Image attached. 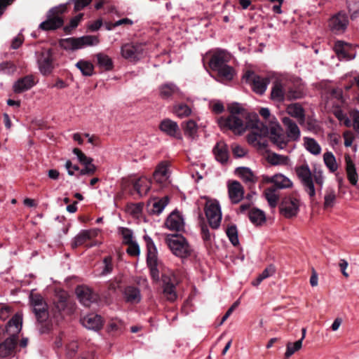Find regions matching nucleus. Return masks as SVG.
<instances>
[{
	"mask_svg": "<svg viewBox=\"0 0 359 359\" xmlns=\"http://www.w3.org/2000/svg\"><path fill=\"white\" fill-rule=\"evenodd\" d=\"M229 111L230 115L228 117H220L217 120L221 128H228L238 135H241L248 128L259 130L255 131L252 135H249V142L256 140L255 136H262L266 133V128L259 121L256 114H249L238 104L231 107Z\"/></svg>",
	"mask_w": 359,
	"mask_h": 359,
	"instance_id": "nucleus-1",
	"label": "nucleus"
},
{
	"mask_svg": "<svg viewBox=\"0 0 359 359\" xmlns=\"http://www.w3.org/2000/svg\"><path fill=\"white\" fill-rule=\"evenodd\" d=\"M295 172L299 179L304 191L309 195L310 200L313 201L316 196V188L314 183L321 190L325 182V177L321 170L315 171L312 175L311 170L306 162L296 166Z\"/></svg>",
	"mask_w": 359,
	"mask_h": 359,
	"instance_id": "nucleus-2",
	"label": "nucleus"
},
{
	"mask_svg": "<svg viewBox=\"0 0 359 359\" xmlns=\"http://www.w3.org/2000/svg\"><path fill=\"white\" fill-rule=\"evenodd\" d=\"M22 316L17 313L8 322L6 332L10 335L0 344V358L13 357L16 352L18 334L22 330Z\"/></svg>",
	"mask_w": 359,
	"mask_h": 359,
	"instance_id": "nucleus-3",
	"label": "nucleus"
},
{
	"mask_svg": "<svg viewBox=\"0 0 359 359\" xmlns=\"http://www.w3.org/2000/svg\"><path fill=\"white\" fill-rule=\"evenodd\" d=\"M165 243L172 253L180 258H187L191 255L193 249L187 240L181 234H168Z\"/></svg>",
	"mask_w": 359,
	"mask_h": 359,
	"instance_id": "nucleus-4",
	"label": "nucleus"
},
{
	"mask_svg": "<svg viewBox=\"0 0 359 359\" xmlns=\"http://www.w3.org/2000/svg\"><path fill=\"white\" fill-rule=\"evenodd\" d=\"M147 249V265L150 269V274L152 279L158 281L160 279V270L162 269L163 265L157 257V249L154 245L153 240L148 236H144Z\"/></svg>",
	"mask_w": 359,
	"mask_h": 359,
	"instance_id": "nucleus-5",
	"label": "nucleus"
},
{
	"mask_svg": "<svg viewBox=\"0 0 359 359\" xmlns=\"http://www.w3.org/2000/svg\"><path fill=\"white\" fill-rule=\"evenodd\" d=\"M100 43L97 36L86 35L78 38L69 37L63 39L60 44L65 50H75L86 46H97Z\"/></svg>",
	"mask_w": 359,
	"mask_h": 359,
	"instance_id": "nucleus-6",
	"label": "nucleus"
},
{
	"mask_svg": "<svg viewBox=\"0 0 359 359\" xmlns=\"http://www.w3.org/2000/svg\"><path fill=\"white\" fill-rule=\"evenodd\" d=\"M67 10V5L62 4L52 8L48 13L47 20L39 25V28L45 31L54 30L63 25L62 14Z\"/></svg>",
	"mask_w": 359,
	"mask_h": 359,
	"instance_id": "nucleus-7",
	"label": "nucleus"
},
{
	"mask_svg": "<svg viewBox=\"0 0 359 359\" xmlns=\"http://www.w3.org/2000/svg\"><path fill=\"white\" fill-rule=\"evenodd\" d=\"M205 213L209 225L214 229H218L222 217L219 202L216 200L207 201L205 205Z\"/></svg>",
	"mask_w": 359,
	"mask_h": 359,
	"instance_id": "nucleus-8",
	"label": "nucleus"
},
{
	"mask_svg": "<svg viewBox=\"0 0 359 359\" xmlns=\"http://www.w3.org/2000/svg\"><path fill=\"white\" fill-rule=\"evenodd\" d=\"M29 299L37 321L41 323L46 322L48 318V305L42 296L32 292Z\"/></svg>",
	"mask_w": 359,
	"mask_h": 359,
	"instance_id": "nucleus-9",
	"label": "nucleus"
},
{
	"mask_svg": "<svg viewBox=\"0 0 359 359\" xmlns=\"http://www.w3.org/2000/svg\"><path fill=\"white\" fill-rule=\"evenodd\" d=\"M243 79L251 86L255 93L259 95L265 93L270 82L269 78L261 77L252 72H248L244 75Z\"/></svg>",
	"mask_w": 359,
	"mask_h": 359,
	"instance_id": "nucleus-10",
	"label": "nucleus"
},
{
	"mask_svg": "<svg viewBox=\"0 0 359 359\" xmlns=\"http://www.w3.org/2000/svg\"><path fill=\"white\" fill-rule=\"evenodd\" d=\"M231 54L225 50L217 49L213 52L209 62L210 69L215 72L218 69L227 65L231 60Z\"/></svg>",
	"mask_w": 359,
	"mask_h": 359,
	"instance_id": "nucleus-11",
	"label": "nucleus"
},
{
	"mask_svg": "<svg viewBox=\"0 0 359 359\" xmlns=\"http://www.w3.org/2000/svg\"><path fill=\"white\" fill-rule=\"evenodd\" d=\"M143 53L144 48L141 43H126L121 48L122 57L130 61L140 60Z\"/></svg>",
	"mask_w": 359,
	"mask_h": 359,
	"instance_id": "nucleus-12",
	"label": "nucleus"
},
{
	"mask_svg": "<svg viewBox=\"0 0 359 359\" xmlns=\"http://www.w3.org/2000/svg\"><path fill=\"white\" fill-rule=\"evenodd\" d=\"M348 25V15L342 11L332 16L329 21V27L331 31L335 34H341L345 32Z\"/></svg>",
	"mask_w": 359,
	"mask_h": 359,
	"instance_id": "nucleus-13",
	"label": "nucleus"
},
{
	"mask_svg": "<svg viewBox=\"0 0 359 359\" xmlns=\"http://www.w3.org/2000/svg\"><path fill=\"white\" fill-rule=\"evenodd\" d=\"M299 210V201L295 198L285 197L280 206V212L287 218L294 217Z\"/></svg>",
	"mask_w": 359,
	"mask_h": 359,
	"instance_id": "nucleus-14",
	"label": "nucleus"
},
{
	"mask_svg": "<svg viewBox=\"0 0 359 359\" xmlns=\"http://www.w3.org/2000/svg\"><path fill=\"white\" fill-rule=\"evenodd\" d=\"M269 138L272 143L279 149H285L290 142V140L283 133V128L278 124L271 128Z\"/></svg>",
	"mask_w": 359,
	"mask_h": 359,
	"instance_id": "nucleus-15",
	"label": "nucleus"
},
{
	"mask_svg": "<svg viewBox=\"0 0 359 359\" xmlns=\"http://www.w3.org/2000/svg\"><path fill=\"white\" fill-rule=\"evenodd\" d=\"M159 129L167 135L177 139H182L180 129L176 121L170 118L162 120L159 124Z\"/></svg>",
	"mask_w": 359,
	"mask_h": 359,
	"instance_id": "nucleus-16",
	"label": "nucleus"
},
{
	"mask_svg": "<svg viewBox=\"0 0 359 359\" xmlns=\"http://www.w3.org/2000/svg\"><path fill=\"white\" fill-rule=\"evenodd\" d=\"M165 225L171 231H179L184 227V219L179 211L174 210L167 217Z\"/></svg>",
	"mask_w": 359,
	"mask_h": 359,
	"instance_id": "nucleus-17",
	"label": "nucleus"
},
{
	"mask_svg": "<svg viewBox=\"0 0 359 359\" xmlns=\"http://www.w3.org/2000/svg\"><path fill=\"white\" fill-rule=\"evenodd\" d=\"M282 123L285 128V135L290 141H298L301 136V131L297 124L289 117H283Z\"/></svg>",
	"mask_w": 359,
	"mask_h": 359,
	"instance_id": "nucleus-18",
	"label": "nucleus"
},
{
	"mask_svg": "<svg viewBox=\"0 0 359 359\" xmlns=\"http://www.w3.org/2000/svg\"><path fill=\"white\" fill-rule=\"evenodd\" d=\"M76 293L79 302L85 306H90L93 302L97 299V296L91 289L86 287H78Z\"/></svg>",
	"mask_w": 359,
	"mask_h": 359,
	"instance_id": "nucleus-19",
	"label": "nucleus"
},
{
	"mask_svg": "<svg viewBox=\"0 0 359 359\" xmlns=\"http://www.w3.org/2000/svg\"><path fill=\"white\" fill-rule=\"evenodd\" d=\"M170 163L168 161H162L158 164L154 172V179L161 185L165 184L170 177Z\"/></svg>",
	"mask_w": 359,
	"mask_h": 359,
	"instance_id": "nucleus-20",
	"label": "nucleus"
},
{
	"mask_svg": "<svg viewBox=\"0 0 359 359\" xmlns=\"http://www.w3.org/2000/svg\"><path fill=\"white\" fill-rule=\"evenodd\" d=\"M38 65L40 72L43 75L50 74L53 68V57L50 50L43 52L38 59Z\"/></svg>",
	"mask_w": 359,
	"mask_h": 359,
	"instance_id": "nucleus-21",
	"label": "nucleus"
},
{
	"mask_svg": "<svg viewBox=\"0 0 359 359\" xmlns=\"http://www.w3.org/2000/svg\"><path fill=\"white\" fill-rule=\"evenodd\" d=\"M229 197L232 203H238L243 198L244 189L238 181H233L228 184Z\"/></svg>",
	"mask_w": 359,
	"mask_h": 359,
	"instance_id": "nucleus-22",
	"label": "nucleus"
},
{
	"mask_svg": "<svg viewBox=\"0 0 359 359\" xmlns=\"http://www.w3.org/2000/svg\"><path fill=\"white\" fill-rule=\"evenodd\" d=\"M159 95L163 99H170L173 96L179 98L183 97V93L180 88L172 83H168L161 85L159 87Z\"/></svg>",
	"mask_w": 359,
	"mask_h": 359,
	"instance_id": "nucleus-23",
	"label": "nucleus"
},
{
	"mask_svg": "<svg viewBox=\"0 0 359 359\" xmlns=\"http://www.w3.org/2000/svg\"><path fill=\"white\" fill-rule=\"evenodd\" d=\"M82 325L88 330H99L102 327L103 320L100 315L90 313L81 318Z\"/></svg>",
	"mask_w": 359,
	"mask_h": 359,
	"instance_id": "nucleus-24",
	"label": "nucleus"
},
{
	"mask_svg": "<svg viewBox=\"0 0 359 359\" xmlns=\"http://www.w3.org/2000/svg\"><path fill=\"white\" fill-rule=\"evenodd\" d=\"M236 174L250 187L253 186L258 180L257 176L248 167H239L236 169Z\"/></svg>",
	"mask_w": 359,
	"mask_h": 359,
	"instance_id": "nucleus-25",
	"label": "nucleus"
},
{
	"mask_svg": "<svg viewBox=\"0 0 359 359\" xmlns=\"http://www.w3.org/2000/svg\"><path fill=\"white\" fill-rule=\"evenodd\" d=\"M123 295L125 301L129 304H138L142 299L140 290L135 286H126L123 291Z\"/></svg>",
	"mask_w": 359,
	"mask_h": 359,
	"instance_id": "nucleus-26",
	"label": "nucleus"
},
{
	"mask_svg": "<svg viewBox=\"0 0 359 359\" xmlns=\"http://www.w3.org/2000/svg\"><path fill=\"white\" fill-rule=\"evenodd\" d=\"M35 85L34 77L28 75L16 81L13 86V90L15 93H21L27 91Z\"/></svg>",
	"mask_w": 359,
	"mask_h": 359,
	"instance_id": "nucleus-27",
	"label": "nucleus"
},
{
	"mask_svg": "<svg viewBox=\"0 0 359 359\" xmlns=\"http://www.w3.org/2000/svg\"><path fill=\"white\" fill-rule=\"evenodd\" d=\"M133 185L139 196L142 197L146 196L150 190L151 182L148 178L141 177L133 181Z\"/></svg>",
	"mask_w": 359,
	"mask_h": 359,
	"instance_id": "nucleus-28",
	"label": "nucleus"
},
{
	"mask_svg": "<svg viewBox=\"0 0 359 359\" xmlns=\"http://www.w3.org/2000/svg\"><path fill=\"white\" fill-rule=\"evenodd\" d=\"M215 72H217L218 77L217 81L223 83L232 81L236 74L234 68L229 65L224 66Z\"/></svg>",
	"mask_w": 359,
	"mask_h": 359,
	"instance_id": "nucleus-29",
	"label": "nucleus"
},
{
	"mask_svg": "<svg viewBox=\"0 0 359 359\" xmlns=\"http://www.w3.org/2000/svg\"><path fill=\"white\" fill-rule=\"evenodd\" d=\"M286 112L292 117L296 118L300 124L305 121V111L302 106L299 103L289 104L286 108Z\"/></svg>",
	"mask_w": 359,
	"mask_h": 359,
	"instance_id": "nucleus-30",
	"label": "nucleus"
},
{
	"mask_svg": "<svg viewBox=\"0 0 359 359\" xmlns=\"http://www.w3.org/2000/svg\"><path fill=\"white\" fill-rule=\"evenodd\" d=\"M213 153L215 158L221 163H226L229 159V151L227 145L223 141H220L216 144L213 149Z\"/></svg>",
	"mask_w": 359,
	"mask_h": 359,
	"instance_id": "nucleus-31",
	"label": "nucleus"
},
{
	"mask_svg": "<svg viewBox=\"0 0 359 359\" xmlns=\"http://www.w3.org/2000/svg\"><path fill=\"white\" fill-rule=\"evenodd\" d=\"M98 230L90 229V230H83L79 233V234L74 238L72 243V247L76 248L79 245H82L86 241L90 240L98 234Z\"/></svg>",
	"mask_w": 359,
	"mask_h": 359,
	"instance_id": "nucleus-32",
	"label": "nucleus"
},
{
	"mask_svg": "<svg viewBox=\"0 0 359 359\" xmlns=\"http://www.w3.org/2000/svg\"><path fill=\"white\" fill-rule=\"evenodd\" d=\"M250 221L255 226H262L266 220L265 212L257 208H251L248 212Z\"/></svg>",
	"mask_w": 359,
	"mask_h": 359,
	"instance_id": "nucleus-33",
	"label": "nucleus"
},
{
	"mask_svg": "<svg viewBox=\"0 0 359 359\" xmlns=\"http://www.w3.org/2000/svg\"><path fill=\"white\" fill-rule=\"evenodd\" d=\"M345 161L347 178L352 185L356 186L358 180V175L355 164L349 156H346Z\"/></svg>",
	"mask_w": 359,
	"mask_h": 359,
	"instance_id": "nucleus-34",
	"label": "nucleus"
},
{
	"mask_svg": "<svg viewBox=\"0 0 359 359\" xmlns=\"http://www.w3.org/2000/svg\"><path fill=\"white\" fill-rule=\"evenodd\" d=\"M349 46L342 41H337L334 46V50L339 60H351L355 57L354 54L348 53Z\"/></svg>",
	"mask_w": 359,
	"mask_h": 359,
	"instance_id": "nucleus-35",
	"label": "nucleus"
},
{
	"mask_svg": "<svg viewBox=\"0 0 359 359\" xmlns=\"http://www.w3.org/2000/svg\"><path fill=\"white\" fill-rule=\"evenodd\" d=\"M97 58V65L100 68L105 70L110 71L114 67V63L111 57L103 53H98L95 55Z\"/></svg>",
	"mask_w": 359,
	"mask_h": 359,
	"instance_id": "nucleus-36",
	"label": "nucleus"
},
{
	"mask_svg": "<svg viewBox=\"0 0 359 359\" xmlns=\"http://www.w3.org/2000/svg\"><path fill=\"white\" fill-rule=\"evenodd\" d=\"M273 184L279 189H289L293 186L292 180L281 173L275 174Z\"/></svg>",
	"mask_w": 359,
	"mask_h": 359,
	"instance_id": "nucleus-37",
	"label": "nucleus"
},
{
	"mask_svg": "<svg viewBox=\"0 0 359 359\" xmlns=\"http://www.w3.org/2000/svg\"><path fill=\"white\" fill-rule=\"evenodd\" d=\"M285 96V93L283 85L278 81L275 82L271 93V100L280 102L284 101Z\"/></svg>",
	"mask_w": 359,
	"mask_h": 359,
	"instance_id": "nucleus-38",
	"label": "nucleus"
},
{
	"mask_svg": "<svg viewBox=\"0 0 359 359\" xmlns=\"http://www.w3.org/2000/svg\"><path fill=\"white\" fill-rule=\"evenodd\" d=\"M173 114L180 118L188 117L191 115L192 110L191 107L184 103H177L172 107Z\"/></svg>",
	"mask_w": 359,
	"mask_h": 359,
	"instance_id": "nucleus-39",
	"label": "nucleus"
},
{
	"mask_svg": "<svg viewBox=\"0 0 359 359\" xmlns=\"http://www.w3.org/2000/svg\"><path fill=\"white\" fill-rule=\"evenodd\" d=\"M266 161L272 165H286L290 162V158L287 156L271 153L266 157Z\"/></svg>",
	"mask_w": 359,
	"mask_h": 359,
	"instance_id": "nucleus-40",
	"label": "nucleus"
},
{
	"mask_svg": "<svg viewBox=\"0 0 359 359\" xmlns=\"http://www.w3.org/2000/svg\"><path fill=\"white\" fill-rule=\"evenodd\" d=\"M304 145L305 149L313 155L317 156L321 152V147L320 144L313 138L308 137H304Z\"/></svg>",
	"mask_w": 359,
	"mask_h": 359,
	"instance_id": "nucleus-41",
	"label": "nucleus"
},
{
	"mask_svg": "<svg viewBox=\"0 0 359 359\" xmlns=\"http://www.w3.org/2000/svg\"><path fill=\"white\" fill-rule=\"evenodd\" d=\"M264 195L269 206L271 208H276L279 200V196L276 192V188L269 187L266 189Z\"/></svg>",
	"mask_w": 359,
	"mask_h": 359,
	"instance_id": "nucleus-42",
	"label": "nucleus"
},
{
	"mask_svg": "<svg viewBox=\"0 0 359 359\" xmlns=\"http://www.w3.org/2000/svg\"><path fill=\"white\" fill-rule=\"evenodd\" d=\"M337 195L335 191L329 188L325 191V194L324 196V203L323 207L325 209L332 208L336 202Z\"/></svg>",
	"mask_w": 359,
	"mask_h": 359,
	"instance_id": "nucleus-43",
	"label": "nucleus"
},
{
	"mask_svg": "<svg viewBox=\"0 0 359 359\" xmlns=\"http://www.w3.org/2000/svg\"><path fill=\"white\" fill-rule=\"evenodd\" d=\"M323 161L331 172H334L338 169L336 158L331 151H327L323 154Z\"/></svg>",
	"mask_w": 359,
	"mask_h": 359,
	"instance_id": "nucleus-44",
	"label": "nucleus"
},
{
	"mask_svg": "<svg viewBox=\"0 0 359 359\" xmlns=\"http://www.w3.org/2000/svg\"><path fill=\"white\" fill-rule=\"evenodd\" d=\"M76 67L81 72L83 76H90L93 73L94 67L90 62L81 60L76 64Z\"/></svg>",
	"mask_w": 359,
	"mask_h": 359,
	"instance_id": "nucleus-45",
	"label": "nucleus"
},
{
	"mask_svg": "<svg viewBox=\"0 0 359 359\" xmlns=\"http://www.w3.org/2000/svg\"><path fill=\"white\" fill-rule=\"evenodd\" d=\"M68 295L65 291H61L56 294L55 304L58 311H64L67 306Z\"/></svg>",
	"mask_w": 359,
	"mask_h": 359,
	"instance_id": "nucleus-46",
	"label": "nucleus"
},
{
	"mask_svg": "<svg viewBox=\"0 0 359 359\" xmlns=\"http://www.w3.org/2000/svg\"><path fill=\"white\" fill-rule=\"evenodd\" d=\"M175 285H169L167 286H163V296L170 302H175L177 298Z\"/></svg>",
	"mask_w": 359,
	"mask_h": 359,
	"instance_id": "nucleus-47",
	"label": "nucleus"
},
{
	"mask_svg": "<svg viewBox=\"0 0 359 359\" xmlns=\"http://www.w3.org/2000/svg\"><path fill=\"white\" fill-rule=\"evenodd\" d=\"M169 203L168 196H164L161 199L156 201L153 203V208L151 210L152 212L154 214L159 215L164 210L165 206Z\"/></svg>",
	"mask_w": 359,
	"mask_h": 359,
	"instance_id": "nucleus-48",
	"label": "nucleus"
},
{
	"mask_svg": "<svg viewBox=\"0 0 359 359\" xmlns=\"http://www.w3.org/2000/svg\"><path fill=\"white\" fill-rule=\"evenodd\" d=\"M226 232L232 245L234 246L237 245L239 243V240L236 226L235 225H231L229 226Z\"/></svg>",
	"mask_w": 359,
	"mask_h": 359,
	"instance_id": "nucleus-49",
	"label": "nucleus"
},
{
	"mask_svg": "<svg viewBox=\"0 0 359 359\" xmlns=\"http://www.w3.org/2000/svg\"><path fill=\"white\" fill-rule=\"evenodd\" d=\"M73 153L75 154L79 161L83 165H94L93 163V159L85 155L79 149L74 148Z\"/></svg>",
	"mask_w": 359,
	"mask_h": 359,
	"instance_id": "nucleus-50",
	"label": "nucleus"
},
{
	"mask_svg": "<svg viewBox=\"0 0 359 359\" xmlns=\"http://www.w3.org/2000/svg\"><path fill=\"white\" fill-rule=\"evenodd\" d=\"M197 132V124L193 120H189L186 122L184 128V133L189 137H193Z\"/></svg>",
	"mask_w": 359,
	"mask_h": 359,
	"instance_id": "nucleus-51",
	"label": "nucleus"
},
{
	"mask_svg": "<svg viewBox=\"0 0 359 359\" xmlns=\"http://www.w3.org/2000/svg\"><path fill=\"white\" fill-rule=\"evenodd\" d=\"M163 286L169 285H177V281L175 275L169 271L168 273H163L161 276Z\"/></svg>",
	"mask_w": 359,
	"mask_h": 359,
	"instance_id": "nucleus-52",
	"label": "nucleus"
},
{
	"mask_svg": "<svg viewBox=\"0 0 359 359\" xmlns=\"http://www.w3.org/2000/svg\"><path fill=\"white\" fill-rule=\"evenodd\" d=\"M15 66L11 62H4L0 64V72L6 74H11L15 72Z\"/></svg>",
	"mask_w": 359,
	"mask_h": 359,
	"instance_id": "nucleus-53",
	"label": "nucleus"
},
{
	"mask_svg": "<svg viewBox=\"0 0 359 359\" xmlns=\"http://www.w3.org/2000/svg\"><path fill=\"white\" fill-rule=\"evenodd\" d=\"M104 266L101 272V275L105 276L110 273L113 269L112 258L111 257H106L103 260Z\"/></svg>",
	"mask_w": 359,
	"mask_h": 359,
	"instance_id": "nucleus-54",
	"label": "nucleus"
},
{
	"mask_svg": "<svg viewBox=\"0 0 359 359\" xmlns=\"http://www.w3.org/2000/svg\"><path fill=\"white\" fill-rule=\"evenodd\" d=\"M119 233L121 234L123 242L127 244L133 242V232L127 228H120Z\"/></svg>",
	"mask_w": 359,
	"mask_h": 359,
	"instance_id": "nucleus-55",
	"label": "nucleus"
},
{
	"mask_svg": "<svg viewBox=\"0 0 359 359\" xmlns=\"http://www.w3.org/2000/svg\"><path fill=\"white\" fill-rule=\"evenodd\" d=\"M91 1L92 0H69V3H73L74 4V11H79L88 6Z\"/></svg>",
	"mask_w": 359,
	"mask_h": 359,
	"instance_id": "nucleus-56",
	"label": "nucleus"
},
{
	"mask_svg": "<svg viewBox=\"0 0 359 359\" xmlns=\"http://www.w3.org/2000/svg\"><path fill=\"white\" fill-rule=\"evenodd\" d=\"M128 245V248L126 250V252L131 256H138L140 255V250L138 244L136 242H131L127 243Z\"/></svg>",
	"mask_w": 359,
	"mask_h": 359,
	"instance_id": "nucleus-57",
	"label": "nucleus"
},
{
	"mask_svg": "<svg viewBox=\"0 0 359 359\" xmlns=\"http://www.w3.org/2000/svg\"><path fill=\"white\" fill-rule=\"evenodd\" d=\"M232 152L235 157L241 158L246 155L247 150L240 145H235L232 147Z\"/></svg>",
	"mask_w": 359,
	"mask_h": 359,
	"instance_id": "nucleus-58",
	"label": "nucleus"
},
{
	"mask_svg": "<svg viewBox=\"0 0 359 359\" xmlns=\"http://www.w3.org/2000/svg\"><path fill=\"white\" fill-rule=\"evenodd\" d=\"M96 166L95 165H85L84 168L82 169H79V175H91L94 174L96 171Z\"/></svg>",
	"mask_w": 359,
	"mask_h": 359,
	"instance_id": "nucleus-59",
	"label": "nucleus"
},
{
	"mask_svg": "<svg viewBox=\"0 0 359 359\" xmlns=\"http://www.w3.org/2000/svg\"><path fill=\"white\" fill-rule=\"evenodd\" d=\"M304 96V93L299 90H292L290 89L288 90L286 97L288 100H297L300 99Z\"/></svg>",
	"mask_w": 359,
	"mask_h": 359,
	"instance_id": "nucleus-60",
	"label": "nucleus"
},
{
	"mask_svg": "<svg viewBox=\"0 0 359 359\" xmlns=\"http://www.w3.org/2000/svg\"><path fill=\"white\" fill-rule=\"evenodd\" d=\"M351 116L353 119V127L354 130L359 133V111L353 110L351 113Z\"/></svg>",
	"mask_w": 359,
	"mask_h": 359,
	"instance_id": "nucleus-61",
	"label": "nucleus"
},
{
	"mask_svg": "<svg viewBox=\"0 0 359 359\" xmlns=\"http://www.w3.org/2000/svg\"><path fill=\"white\" fill-rule=\"evenodd\" d=\"M123 329V323L121 320H112L109 324V331L118 332Z\"/></svg>",
	"mask_w": 359,
	"mask_h": 359,
	"instance_id": "nucleus-62",
	"label": "nucleus"
},
{
	"mask_svg": "<svg viewBox=\"0 0 359 359\" xmlns=\"http://www.w3.org/2000/svg\"><path fill=\"white\" fill-rule=\"evenodd\" d=\"M83 15L82 13H80V14L76 15L72 19H71L70 22H69V25L67 26L65 28V30L67 31L69 29H74V28H76L78 26L79 22L81 20V19L83 18Z\"/></svg>",
	"mask_w": 359,
	"mask_h": 359,
	"instance_id": "nucleus-63",
	"label": "nucleus"
},
{
	"mask_svg": "<svg viewBox=\"0 0 359 359\" xmlns=\"http://www.w3.org/2000/svg\"><path fill=\"white\" fill-rule=\"evenodd\" d=\"M276 269L273 265L267 266L259 275L262 278L266 279L275 273Z\"/></svg>",
	"mask_w": 359,
	"mask_h": 359,
	"instance_id": "nucleus-64",
	"label": "nucleus"
}]
</instances>
